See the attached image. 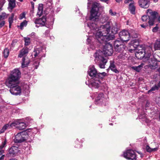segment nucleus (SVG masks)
<instances>
[{"mask_svg": "<svg viewBox=\"0 0 160 160\" xmlns=\"http://www.w3.org/2000/svg\"><path fill=\"white\" fill-rule=\"evenodd\" d=\"M104 8L103 6H101L99 3L94 2L93 3L91 11V16L89 21L88 23L87 28L90 29L89 33H92L96 38H97L101 42H105V39H110L109 32L110 28L111 33L116 34L118 31L117 24L116 22L112 23L108 22L104 25L101 26L99 28L97 27L96 22L94 21L96 20L99 16L98 10L99 8Z\"/></svg>", "mask_w": 160, "mask_h": 160, "instance_id": "nucleus-1", "label": "nucleus"}, {"mask_svg": "<svg viewBox=\"0 0 160 160\" xmlns=\"http://www.w3.org/2000/svg\"><path fill=\"white\" fill-rule=\"evenodd\" d=\"M152 51V48L150 46H147L144 49L138 50L136 49L135 55L136 57L141 59L144 58L143 60L145 61H148L149 63V66L151 68L154 69L158 67L157 63L152 58L151 56V53Z\"/></svg>", "mask_w": 160, "mask_h": 160, "instance_id": "nucleus-2", "label": "nucleus"}, {"mask_svg": "<svg viewBox=\"0 0 160 160\" xmlns=\"http://www.w3.org/2000/svg\"><path fill=\"white\" fill-rule=\"evenodd\" d=\"M95 40L98 41L102 44L103 47V52L105 55L111 56L113 52L112 46L109 43L107 42L109 40L105 39V42H101L97 38H95L94 36L92 37L91 35H90L87 39V42L88 44H90L91 46L92 44H93V43Z\"/></svg>", "mask_w": 160, "mask_h": 160, "instance_id": "nucleus-3", "label": "nucleus"}, {"mask_svg": "<svg viewBox=\"0 0 160 160\" xmlns=\"http://www.w3.org/2000/svg\"><path fill=\"white\" fill-rule=\"evenodd\" d=\"M103 55V52L100 50L97 51L93 55L95 61L101 68H105V65L107 62V60L104 58Z\"/></svg>", "mask_w": 160, "mask_h": 160, "instance_id": "nucleus-4", "label": "nucleus"}, {"mask_svg": "<svg viewBox=\"0 0 160 160\" xmlns=\"http://www.w3.org/2000/svg\"><path fill=\"white\" fill-rule=\"evenodd\" d=\"M27 137V133L26 132H22L18 133L15 136L14 139V142L16 143H21L26 140Z\"/></svg>", "mask_w": 160, "mask_h": 160, "instance_id": "nucleus-5", "label": "nucleus"}, {"mask_svg": "<svg viewBox=\"0 0 160 160\" xmlns=\"http://www.w3.org/2000/svg\"><path fill=\"white\" fill-rule=\"evenodd\" d=\"M94 94L97 96L95 98V102L97 104H100L104 106L106 105L107 99L104 98L103 93H100L98 94L96 92Z\"/></svg>", "mask_w": 160, "mask_h": 160, "instance_id": "nucleus-6", "label": "nucleus"}, {"mask_svg": "<svg viewBox=\"0 0 160 160\" xmlns=\"http://www.w3.org/2000/svg\"><path fill=\"white\" fill-rule=\"evenodd\" d=\"M86 83L88 85L89 87H92V88H98L100 86L101 84V82L100 79H98L97 78L96 79L93 78L88 81V83L87 82Z\"/></svg>", "mask_w": 160, "mask_h": 160, "instance_id": "nucleus-7", "label": "nucleus"}, {"mask_svg": "<svg viewBox=\"0 0 160 160\" xmlns=\"http://www.w3.org/2000/svg\"><path fill=\"white\" fill-rule=\"evenodd\" d=\"M11 126L16 127L19 130H23L25 128L27 125L22 119H17L11 123Z\"/></svg>", "mask_w": 160, "mask_h": 160, "instance_id": "nucleus-8", "label": "nucleus"}, {"mask_svg": "<svg viewBox=\"0 0 160 160\" xmlns=\"http://www.w3.org/2000/svg\"><path fill=\"white\" fill-rule=\"evenodd\" d=\"M123 157L128 159L136 160V156L135 152L132 150H128L124 152Z\"/></svg>", "mask_w": 160, "mask_h": 160, "instance_id": "nucleus-9", "label": "nucleus"}, {"mask_svg": "<svg viewBox=\"0 0 160 160\" xmlns=\"http://www.w3.org/2000/svg\"><path fill=\"white\" fill-rule=\"evenodd\" d=\"M147 13L148 16H150V17H149L148 23L150 26H152L156 19L157 12L155 11H153L151 10L148 9L147 10Z\"/></svg>", "mask_w": 160, "mask_h": 160, "instance_id": "nucleus-10", "label": "nucleus"}, {"mask_svg": "<svg viewBox=\"0 0 160 160\" xmlns=\"http://www.w3.org/2000/svg\"><path fill=\"white\" fill-rule=\"evenodd\" d=\"M119 37L121 40L126 42L130 39V33L128 31L123 30L120 32L119 33Z\"/></svg>", "mask_w": 160, "mask_h": 160, "instance_id": "nucleus-11", "label": "nucleus"}, {"mask_svg": "<svg viewBox=\"0 0 160 160\" xmlns=\"http://www.w3.org/2000/svg\"><path fill=\"white\" fill-rule=\"evenodd\" d=\"M88 73L92 78L91 79H96L97 78L98 72L93 65L89 67Z\"/></svg>", "mask_w": 160, "mask_h": 160, "instance_id": "nucleus-12", "label": "nucleus"}, {"mask_svg": "<svg viewBox=\"0 0 160 160\" xmlns=\"http://www.w3.org/2000/svg\"><path fill=\"white\" fill-rule=\"evenodd\" d=\"M21 88L18 84L10 88V92L13 95H18L21 94Z\"/></svg>", "mask_w": 160, "mask_h": 160, "instance_id": "nucleus-13", "label": "nucleus"}, {"mask_svg": "<svg viewBox=\"0 0 160 160\" xmlns=\"http://www.w3.org/2000/svg\"><path fill=\"white\" fill-rule=\"evenodd\" d=\"M124 42L121 40H116L114 43V47L116 51L120 52L124 48L123 43Z\"/></svg>", "mask_w": 160, "mask_h": 160, "instance_id": "nucleus-14", "label": "nucleus"}, {"mask_svg": "<svg viewBox=\"0 0 160 160\" xmlns=\"http://www.w3.org/2000/svg\"><path fill=\"white\" fill-rule=\"evenodd\" d=\"M18 83V80L9 77L8 81L6 82L7 86L10 88L17 85Z\"/></svg>", "mask_w": 160, "mask_h": 160, "instance_id": "nucleus-15", "label": "nucleus"}, {"mask_svg": "<svg viewBox=\"0 0 160 160\" xmlns=\"http://www.w3.org/2000/svg\"><path fill=\"white\" fill-rule=\"evenodd\" d=\"M21 73L18 69H15L10 73V77L18 80L20 78Z\"/></svg>", "mask_w": 160, "mask_h": 160, "instance_id": "nucleus-16", "label": "nucleus"}, {"mask_svg": "<svg viewBox=\"0 0 160 160\" xmlns=\"http://www.w3.org/2000/svg\"><path fill=\"white\" fill-rule=\"evenodd\" d=\"M33 54L35 57H37L38 58H41L43 54L42 47H40L35 48Z\"/></svg>", "mask_w": 160, "mask_h": 160, "instance_id": "nucleus-17", "label": "nucleus"}, {"mask_svg": "<svg viewBox=\"0 0 160 160\" xmlns=\"http://www.w3.org/2000/svg\"><path fill=\"white\" fill-rule=\"evenodd\" d=\"M20 150L18 147L13 146L9 149V153L12 156H16L18 153H20Z\"/></svg>", "mask_w": 160, "mask_h": 160, "instance_id": "nucleus-18", "label": "nucleus"}, {"mask_svg": "<svg viewBox=\"0 0 160 160\" xmlns=\"http://www.w3.org/2000/svg\"><path fill=\"white\" fill-rule=\"evenodd\" d=\"M46 21L45 17H43L41 18L35 19L34 20V22L36 24V26H37V25H39L40 26H42L45 25Z\"/></svg>", "mask_w": 160, "mask_h": 160, "instance_id": "nucleus-19", "label": "nucleus"}, {"mask_svg": "<svg viewBox=\"0 0 160 160\" xmlns=\"http://www.w3.org/2000/svg\"><path fill=\"white\" fill-rule=\"evenodd\" d=\"M138 3L141 7L146 8L149 6V1L148 0H139Z\"/></svg>", "mask_w": 160, "mask_h": 160, "instance_id": "nucleus-20", "label": "nucleus"}, {"mask_svg": "<svg viewBox=\"0 0 160 160\" xmlns=\"http://www.w3.org/2000/svg\"><path fill=\"white\" fill-rule=\"evenodd\" d=\"M30 63L29 59L26 57H24L22 58L21 61V67L24 68L27 67Z\"/></svg>", "mask_w": 160, "mask_h": 160, "instance_id": "nucleus-21", "label": "nucleus"}, {"mask_svg": "<svg viewBox=\"0 0 160 160\" xmlns=\"http://www.w3.org/2000/svg\"><path fill=\"white\" fill-rule=\"evenodd\" d=\"M28 52V49L27 48H22L19 51V53L18 55V57L22 58L24 57H26L27 54Z\"/></svg>", "mask_w": 160, "mask_h": 160, "instance_id": "nucleus-22", "label": "nucleus"}, {"mask_svg": "<svg viewBox=\"0 0 160 160\" xmlns=\"http://www.w3.org/2000/svg\"><path fill=\"white\" fill-rule=\"evenodd\" d=\"M8 5V9L11 12L12 10L15 7L16 5L15 0H9Z\"/></svg>", "mask_w": 160, "mask_h": 160, "instance_id": "nucleus-23", "label": "nucleus"}, {"mask_svg": "<svg viewBox=\"0 0 160 160\" xmlns=\"http://www.w3.org/2000/svg\"><path fill=\"white\" fill-rule=\"evenodd\" d=\"M131 44L132 46H133L134 48L136 49V48H141L139 45V42L137 40H134L131 42Z\"/></svg>", "mask_w": 160, "mask_h": 160, "instance_id": "nucleus-24", "label": "nucleus"}, {"mask_svg": "<svg viewBox=\"0 0 160 160\" xmlns=\"http://www.w3.org/2000/svg\"><path fill=\"white\" fill-rule=\"evenodd\" d=\"M112 61H111L110 65L109 67V68L113 72H115L116 73H118L119 72V71L116 69L115 65L113 63L111 62Z\"/></svg>", "mask_w": 160, "mask_h": 160, "instance_id": "nucleus-25", "label": "nucleus"}, {"mask_svg": "<svg viewBox=\"0 0 160 160\" xmlns=\"http://www.w3.org/2000/svg\"><path fill=\"white\" fill-rule=\"evenodd\" d=\"M12 127L13 126H11V123L10 125L8 124L5 125L0 131V134L3 133L5 130L8 128H10L11 127Z\"/></svg>", "mask_w": 160, "mask_h": 160, "instance_id": "nucleus-26", "label": "nucleus"}, {"mask_svg": "<svg viewBox=\"0 0 160 160\" xmlns=\"http://www.w3.org/2000/svg\"><path fill=\"white\" fill-rule=\"evenodd\" d=\"M144 66V64L141 63L138 66H132L131 67V68L137 72H139L142 68Z\"/></svg>", "mask_w": 160, "mask_h": 160, "instance_id": "nucleus-27", "label": "nucleus"}, {"mask_svg": "<svg viewBox=\"0 0 160 160\" xmlns=\"http://www.w3.org/2000/svg\"><path fill=\"white\" fill-rule=\"evenodd\" d=\"M109 17L107 15L102 16L100 19V21L102 23H104L106 22L109 19Z\"/></svg>", "mask_w": 160, "mask_h": 160, "instance_id": "nucleus-28", "label": "nucleus"}, {"mask_svg": "<svg viewBox=\"0 0 160 160\" xmlns=\"http://www.w3.org/2000/svg\"><path fill=\"white\" fill-rule=\"evenodd\" d=\"M160 87V82L157 85H155L148 91V93L149 94L151 92L158 90Z\"/></svg>", "mask_w": 160, "mask_h": 160, "instance_id": "nucleus-29", "label": "nucleus"}, {"mask_svg": "<svg viewBox=\"0 0 160 160\" xmlns=\"http://www.w3.org/2000/svg\"><path fill=\"white\" fill-rule=\"evenodd\" d=\"M146 149L148 152H151L157 151L158 150V148H151L149 146L147 145L146 147Z\"/></svg>", "mask_w": 160, "mask_h": 160, "instance_id": "nucleus-30", "label": "nucleus"}, {"mask_svg": "<svg viewBox=\"0 0 160 160\" xmlns=\"http://www.w3.org/2000/svg\"><path fill=\"white\" fill-rule=\"evenodd\" d=\"M154 50H160V42L157 40L154 44Z\"/></svg>", "mask_w": 160, "mask_h": 160, "instance_id": "nucleus-31", "label": "nucleus"}, {"mask_svg": "<svg viewBox=\"0 0 160 160\" xmlns=\"http://www.w3.org/2000/svg\"><path fill=\"white\" fill-rule=\"evenodd\" d=\"M135 7L134 5L130 3L129 6V10L132 14H134L135 13Z\"/></svg>", "mask_w": 160, "mask_h": 160, "instance_id": "nucleus-32", "label": "nucleus"}, {"mask_svg": "<svg viewBox=\"0 0 160 160\" xmlns=\"http://www.w3.org/2000/svg\"><path fill=\"white\" fill-rule=\"evenodd\" d=\"M106 73L105 72L98 73L97 77L98 79H102L106 75Z\"/></svg>", "mask_w": 160, "mask_h": 160, "instance_id": "nucleus-33", "label": "nucleus"}, {"mask_svg": "<svg viewBox=\"0 0 160 160\" xmlns=\"http://www.w3.org/2000/svg\"><path fill=\"white\" fill-rule=\"evenodd\" d=\"M8 14L4 12H2L0 15V20H2L7 18L8 17Z\"/></svg>", "mask_w": 160, "mask_h": 160, "instance_id": "nucleus-34", "label": "nucleus"}, {"mask_svg": "<svg viewBox=\"0 0 160 160\" xmlns=\"http://www.w3.org/2000/svg\"><path fill=\"white\" fill-rule=\"evenodd\" d=\"M38 15H41L42 14L43 11L42 5V4H39L38 8Z\"/></svg>", "mask_w": 160, "mask_h": 160, "instance_id": "nucleus-35", "label": "nucleus"}, {"mask_svg": "<svg viewBox=\"0 0 160 160\" xmlns=\"http://www.w3.org/2000/svg\"><path fill=\"white\" fill-rule=\"evenodd\" d=\"M142 20L143 22H148V23L149 17L148 15H143L142 17Z\"/></svg>", "mask_w": 160, "mask_h": 160, "instance_id": "nucleus-36", "label": "nucleus"}, {"mask_svg": "<svg viewBox=\"0 0 160 160\" xmlns=\"http://www.w3.org/2000/svg\"><path fill=\"white\" fill-rule=\"evenodd\" d=\"M139 117L140 119H143L142 120L145 121L146 122H148V120L147 119L146 115L145 114H144L143 115H140L139 116Z\"/></svg>", "mask_w": 160, "mask_h": 160, "instance_id": "nucleus-37", "label": "nucleus"}, {"mask_svg": "<svg viewBox=\"0 0 160 160\" xmlns=\"http://www.w3.org/2000/svg\"><path fill=\"white\" fill-rule=\"evenodd\" d=\"M27 21L26 20H24L21 23L20 26V29H22L24 27H26L27 24Z\"/></svg>", "mask_w": 160, "mask_h": 160, "instance_id": "nucleus-38", "label": "nucleus"}, {"mask_svg": "<svg viewBox=\"0 0 160 160\" xmlns=\"http://www.w3.org/2000/svg\"><path fill=\"white\" fill-rule=\"evenodd\" d=\"M130 33V37H132V38H136L138 37V34L137 33L135 32L132 31L131 32L129 33Z\"/></svg>", "mask_w": 160, "mask_h": 160, "instance_id": "nucleus-39", "label": "nucleus"}, {"mask_svg": "<svg viewBox=\"0 0 160 160\" xmlns=\"http://www.w3.org/2000/svg\"><path fill=\"white\" fill-rule=\"evenodd\" d=\"M24 40L25 42V46L28 45L30 44V41L29 38L28 37L24 38Z\"/></svg>", "mask_w": 160, "mask_h": 160, "instance_id": "nucleus-40", "label": "nucleus"}, {"mask_svg": "<svg viewBox=\"0 0 160 160\" xmlns=\"http://www.w3.org/2000/svg\"><path fill=\"white\" fill-rule=\"evenodd\" d=\"M14 14L13 13H12L11 14V16L9 17L8 18V21L9 23V27H10L11 26L13 22V18L14 17Z\"/></svg>", "mask_w": 160, "mask_h": 160, "instance_id": "nucleus-41", "label": "nucleus"}, {"mask_svg": "<svg viewBox=\"0 0 160 160\" xmlns=\"http://www.w3.org/2000/svg\"><path fill=\"white\" fill-rule=\"evenodd\" d=\"M9 53V50L7 48H5L3 51V55L5 58H7Z\"/></svg>", "mask_w": 160, "mask_h": 160, "instance_id": "nucleus-42", "label": "nucleus"}, {"mask_svg": "<svg viewBox=\"0 0 160 160\" xmlns=\"http://www.w3.org/2000/svg\"><path fill=\"white\" fill-rule=\"evenodd\" d=\"M7 142V140L5 139L3 142H2V144L0 145V149H2L3 148L6 147Z\"/></svg>", "mask_w": 160, "mask_h": 160, "instance_id": "nucleus-43", "label": "nucleus"}, {"mask_svg": "<svg viewBox=\"0 0 160 160\" xmlns=\"http://www.w3.org/2000/svg\"><path fill=\"white\" fill-rule=\"evenodd\" d=\"M109 14L112 16H115L117 13L115 12H113L112 9H110L109 11Z\"/></svg>", "mask_w": 160, "mask_h": 160, "instance_id": "nucleus-44", "label": "nucleus"}, {"mask_svg": "<svg viewBox=\"0 0 160 160\" xmlns=\"http://www.w3.org/2000/svg\"><path fill=\"white\" fill-rule=\"evenodd\" d=\"M25 18V13L24 12H23L20 15L19 18L20 20H21L23 18Z\"/></svg>", "mask_w": 160, "mask_h": 160, "instance_id": "nucleus-45", "label": "nucleus"}, {"mask_svg": "<svg viewBox=\"0 0 160 160\" xmlns=\"http://www.w3.org/2000/svg\"><path fill=\"white\" fill-rule=\"evenodd\" d=\"M39 64V62L38 61H35L34 63L33 64V67H35V69H37L38 67Z\"/></svg>", "mask_w": 160, "mask_h": 160, "instance_id": "nucleus-46", "label": "nucleus"}, {"mask_svg": "<svg viewBox=\"0 0 160 160\" xmlns=\"http://www.w3.org/2000/svg\"><path fill=\"white\" fill-rule=\"evenodd\" d=\"M156 102L159 106H160V98H157L156 99Z\"/></svg>", "mask_w": 160, "mask_h": 160, "instance_id": "nucleus-47", "label": "nucleus"}, {"mask_svg": "<svg viewBox=\"0 0 160 160\" xmlns=\"http://www.w3.org/2000/svg\"><path fill=\"white\" fill-rule=\"evenodd\" d=\"M1 0V1H0L1 2L0 3V6H1L2 7L3 5L5 3L6 1H5V0Z\"/></svg>", "mask_w": 160, "mask_h": 160, "instance_id": "nucleus-48", "label": "nucleus"}, {"mask_svg": "<svg viewBox=\"0 0 160 160\" xmlns=\"http://www.w3.org/2000/svg\"><path fill=\"white\" fill-rule=\"evenodd\" d=\"M53 24V22H50V25H48L46 23V25H47V26H46L48 28H52V25Z\"/></svg>", "mask_w": 160, "mask_h": 160, "instance_id": "nucleus-49", "label": "nucleus"}, {"mask_svg": "<svg viewBox=\"0 0 160 160\" xmlns=\"http://www.w3.org/2000/svg\"><path fill=\"white\" fill-rule=\"evenodd\" d=\"M5 24V22L2 21L0 22V28H2Z\"/></svg>", "mask_w": 160, "mask_h": 160, "instance_id": "nucleus-50", "label": "nucleus"}, {"mask_svg": "<svg viewBox=\"0 0 160 160\" xmlns=\"http://www.w3.org/2000/svg\"><path fill=\"white\" fill-rule=\"evenodd\" d=\"M158 28L157 27H156L152 29V31L153 32H156L158 31Z\"/></svg>", "mask_w": 160, "mask_h": 160, "instance_id": "nucleus-51", "label": "nucleus"}, {"mask_svg": "<svg viewBox=\"0 0 160 160\" xmlns=\"http://www.w3.org/2000/svg\"><path fill=\"white\" fill-rule=\"evenodd\" d=\"M4 151L2 149H0V155L4 153Z\"/></svg>", "mask_w": 160, "mask_h": 160, "instance_id": "nucleus-52", "label": "nucleus"}, {"mask_svg": "<svg viewBox=\"0 0 160 160\" xmlns=\"http://www.w3.org/2000/svg\"><path fill=\"white\" fill-rule=\"evenodd\" d=\"M4 155H2V156L0 157V160H2L4 159Z\"/></svg>", "mask_w": 160, "mask_h": 160, "instance_id": "nucleus-53", "label": "nucleus"}, {"mask_svg": "<svg viewBox=\"0 0 160 160\" xmlns=\"http://www.w3.org/2000/svg\"><path fill=\"white\" fill-rule=\"evenodd\" d=\"M132 0H125V2L126 3H128L129 1H132Z\"/></svg>", "mask_w": 160, "mask_h": 160, "instance_id": "nucleus-54", "label": "nucleus"}, {"mask_svg": "<svg viewBox=\"0 0 160 160\" xmlns=\"http://www.w3.org/2000/svg\"><path fill=\"white\" fill-rule=\"evenodd\" d=\"M141 26L142 27L144 28H145L147 26L146 25H145L143 24L141 25Z\"/></svg>", "mask_w": 160, "mask_h": 160, "instance_id": "nucleus-55", "label": "nucleus"}, {"mask_svg": "<svg viewBox=\"0 0 160 160\" xmlns=\"http://www.w3.org/2000/svg\"><path fill=\"white\" fill-rule=\"evenodd\" d=\"M101 1L103 2H107L109 0H100Z\"/></svg>", "mask_w": 160, "mask_h": 160, "instance_id": "nucleus-56", "label": "nucleus"}, {"mask_svg": "<svg viewBox=\"0 0 160 160\" xmlns=\"http://www.w3.org/2000/svg\"><path fill=\"white\" fill-rule=\"evenodd\" d=\"M90 3L89 2H88V6H88V8H89L90 7Z\"/></svg>", "mask_w": 160, "mask_h": 160, "instance_id": "nucleus-57", "label": "nucleus"}, {"mask_svg": "<svg viewBox=\"0 0 160 160\" xmlns=\"http://www.w3.org/2000/svg\"><path fill=\"white\" fill-rule=\"evenodd\" d=\"M116 2H120L121 1V0H116Z\"/></svg>", "mask_w": 160, "mask_h": 160, "instance_id": "nucleus-58", "label": "nucleus"}, {"mask_svg": "<svg viewBox=\"0 0 160 160\" xmlns=\"http://www.w3.org/2000/svg\"><path fill=\"white\" fill-rule=\"evenodd\" d=\"M153 1L155 2H158V0H153Z\"/></svg>", "mask_w": 160, "mask_h": 160, "instance_id": "nucleus-59", "label": "nucleus"}, {"mask_svg": "<svg viewBox=\"0 0 160 160\" xmlns=\"http://www.w3.org/2000/svg\"><path fill=\"white\" fill-rule=\"evenodd\" d=\"M158 22H160V17H159L158 18Z\"/></svg>", "mask_w": 160, "mask_h": 160, "instance_id": "nucleus-60", "label": "nucleus"}, {"mask_svg": "<svg viewBox=\"0 0 160 160\" xmlns=\"http://www.w3.org/2000/svg\"><path fill=\"white\" fill-rule=\"evenodd\" d=\"M2 10V7H0V12Z\"/></svg>", "mask_w": 160, "mask_h": 160, "instance_id": "nucleus-61", "label": "nucleus"}, {"mask_svg": "<svg viewBox=\"0 0 160 160\" xmlns=\"http://www.w3.org/2000/svg\"><path fill=\"white\" fill-rule=\"evenodd\" d=\"M10 160H17V159H10Z\"/></svg>", "mask_w": 160, "mask_h": 160, "instance_id": "nucleus-62", "label": "nucleus"}, {"mask_svg": "<svg viewBox=\"0 0 160 160\" xmlns=\"http://www.w3.org/2000/svg\"><path fill=\"white\" fill-rule=\"evenodd\" d=\"M159 118L160 120V113H159Z\"/></svg>", "mask_w": 160, "mask_h": 160, "instance_id": "nucleus-63", "label": "nucleus"}, {"mask_svg": "<svg viewBox=\"0 0 160 160\" xmlns=\"http://www.w3.org/2000/svg\"><path fill=\"white\" fill-rule=\"evenodd\" d=\"M112 123H111L110 124V125H112Z\"/></svg>", "mask_w": 160, "mask_h": 160, "instance_id": "nucleus-64", "label": "nucleus"}]
</instances>
